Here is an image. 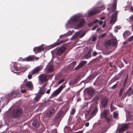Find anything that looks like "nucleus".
<instances>
[{"mask_svg": "<svg viewBox=\"0 0 133 133\" xmlns=\"http://www.w3.org/2000/svg\"><path fill=\"white\" fill-rule=\"evenodd\" d=\"M110 108L111 111H113L116 109V108L112 105V103L111 104Z\"/></svg>", "mask_w": 133, "mask_h": 133, "instance_id": "nucleus-34", "label": "nucleus"}, {"mask_svg": "<svg viewBox=\"0 0 133 133\" xmlns=\"http://www.w3.org/2000/svg\"><path fill=\"white\" fill-rule=\"evenodd\" d=\"M28 77L29 79H30L32 78V75L31 74H29L28 75Z\"/></svg>", "mask_w": 133, "mask_h": 133, "instance_id": "nucleus-54", "label": "nucleus"}, {"mask_svg": "<svg viewBox=\"0 0 133 133\" xmlns=\"http://www.w3.org/2000/svg\"><path fill=\"white\" fill-rule=\"evenodd\" d=\"M124 90V88H122L120 89L119 94V97H121L122 96L123 92Z\"/></svg>", "mask_w": 133, "mask_h": 133, "instance_id": "nucleus-37", "label": "nucleus"}, {"mask_svg": "<svg viewBox=\"0 0 133 133\" xmlns=\"http://www.w3.org/2000/svg\"><path fill=\"white\" fill-rule=\"evenodd\" d=\"M133 40V36L129 37L128 39V41L131 42Z\"/></svg>", "mask_w": 133, "mask_h": 133, "instance_id": "nucleus-44", "label": "nucleus"}, {"mask_svg": "<svg viewBox=\"0 0 133 133\" xmlns=\"http://www.w3.org/2000/svg\"><path fill=\"white\" fill-rule=\"evenodd\" d=\"M131 88H129L128 89V90L124 94V96H123L122 97V99H124V98H125L128 95V96H130L132 94L131 92H130L131 91Z\"/></svg>", "mask_w": 133, "mask_h": 133, "instance_id": "nucleus-18", "label": "nucleus"}, {"mask_svg": "<svg viewBox=\"0 0 133 133\" xmlns=\"http://www.w3.org/2000/svg\"><path fill=\"white\" fill-rule=\"evenodd\" d=\"M117 4V1L116 0H114L112 5V8L111 9V11L112 12H114L116 9Z\"/></svg>", "mask_w": 133, "mask_h": 133, "instance_id": "nucleus-22", "label": "nucleus"}, {"mask_svg": "<svg viewBox=\"0 0 133 133\" xmlns=\"http://www.w3.org/2000/svg\"><path fill=\"white\" fill-rule=\"evenodd\" d=\"M97 54V53L96 52L94 51L93 53V56H96Z\"/></svg>", "mask_w": 133, "mask_h": 133, "instance_id": "nucleus-61", "label": "nucleus"}, {"mask_svg": "<svg viewBox=\"0 0 133 133\" xmlns=\"http://www.w3.org/2000/svg\"><path fill=\"white\" fill-rule=\"evenodd\" d=\"M38 105H39L38 108L40 110L43 109L45 107L43 103H40Z\"/></svg>", "mask_w": 133, "mask_h": 133, "instance_id": "nucleus-29", "label": "nucleus"}, {"mask_svg": "<svg viewBox=\"0 0 133 133\" xmlns=\"http://www.w3.org/2000/svg\"><path fill=\"white\" fill-rule=\"evenodd\" d=\"M41 68L40 66H38L35 68H34L32 70V71L31 73L32 75H34L38 73L41 70Z\"/></svg>", "mask_w": 133, "mask_h": 133, "instance_id": "nucleus-15", "label": "nucleus"}, {"mask_svg": "<svg viewBox=\"0 0 133 133\" xmlns=\"http://www.w3.org/2000/svg\"><path fill=\"white\" fill-rule=\"evenodd\" d=\"M131 33L128 30L125 31L123 34V36L124 38H126L131 34Z\"/></svg>", "mask_w": 133, "mask_h": 133, "instance_id": "nucleus-27", "label": "nucleus"}, {"mask_svg": "<svg viewBox=\"0 0 133 133\" xmlns=\"http://www.w3.org/2000/svg\"><path fill=\"white\" fill-rule=\"evenodd\" d=\"M105 45L107 48L111 45L116 46L117 45V41L116 39H114L111 40H109L108 41L105 42Z\"/></svg>", "mask_w": 133, "mask_h": 133, "instance_id": "nucleus-5", "label": "nucleus"}, {"mask_svg": "<svg viewBox=\"0 0 133 133\" xmlns=\"http://www.w3.org/2000/svg\"><path fill=\"white\" fill-rule=\"evenodd\" d=\"M103 22L102 21H99V23L100 24L102 25L103 24Z\"/></svg>", "mask_w": 133, "mask_h": 133, "instance_id": "nucleus-63", "label": "nucleus"}, {"mask_svg": "<svg viewBox=\"0 0 133 133\" xmlns=\"http://www.w3.org/2000/svg\"><path fill=\"white\" fill-rule=\"evenodd\" d=\"M27 79H25L23 82L25 84L27 89L29 90H31L33 88V84L31 81H27Z\"/></svg>", "mask_w": 133, "mask_h": 133, "instance_id": "nucleus-7", "label": "nucleus"}, {"mask_svg": "<svg viewBox=\"0 0 133 133\" xmlns=\"http://www.w3.org/2000/svg\"><path fill=\"white\" fill-rule=\"evenodd\" d=\"M44 49V48L43 46L41 45L38 47H35L33 49V50L35 54H37L43 50Z\"/></svg>", "mask_w": 133, "mask_h": 133, "instance_id": "nucleus-11", "label": "nucleus"}, {"mask_svg": "<svg viewBox=\"0 0 133 133\" xmlns=\"http://www.w3.org/2000/svg\"><path fill=\"white\" fill-rule=\"evenodd\" d=\"M85 22V21L84 19L81 18L80 17L76 16H74L69 21L70 23L73 25H75L79 23L78 26L79 27L83 26Z\"/></svg>", "mask_w": 133, "mask_h": 133, "instance_id": "nucleus-1", "label": "nucleus"}, {"mask_svg": "<svg viewBox=\"0 0 133 133\" xmlns=\"http://www.w3.org/2000/svg\"><path fill=\"white\" fill-rule=\"evenodd\" d=\"M92 49H90L89 50L87 53L91 55V52L92 51Z\"/></svg>", "mask_w": 133, "mask_h": 133, "instance_id": "nucleus-50", "label": "nucleus"}, {"mask_svg": "<svg viewBox=\"0 0 133 133\" xmlns=\"http://www.w3.org/2000/svg\"><path fill=\"white\" fill-rule=\"evenodd\" d=\"M66 48L64 46L58 49L56 52V54L57 56H60L65 51Z\"/></svg>", "mask_w": 133, "mask_h": 133, "instance_id": "nucleus-10", "label": "nucleus"}, {"mask_svg": "<svg viewBox=\"0 0 133 133\" xmlns=\"http://www.w3.org/2000/svg\"><path fill=\"white\" fill-rule=\"evenodd\" d=\"M98 111L97 107L93 105H91L88 112V114H90L91 116V117H93L96 115Z\"/></svg>", "mask_w": 133, "mask_h": 133, "instance_id": "nucleus-4", "label": "nucleus"}, {"mask_svg": "<svg viewBox=\"0 0 133 133\" xmlns=\"http://www.w3.org/2000/svg\"><path fill=\"white\" fill-rule=\"evenodd\" d=\"M83 132V131H79L76 132H75V133H82Z\"/></svg>", "mask_w": 133, "mask_h": 133, "instance_id": "nucleus-64", "label": "nucleus"}, {"mask_svg": "<svg viewBox=\"0 0 133 133\" xmlns=\"http://www.w3.org/2000/svg\"><path fill=\"white\" fill-rule=\"evenodd\" d=\"M48 71L49 72H52L54 70V67L52 65H49L48 68Z\"/></svg>", "mask_w": 133, "mask_h": 133, "instance_id": "nucleus-31", "label": "nucleus"}, {"mask_svg": "<svg viewBox=\"0 0 133 133\" xmlns=\"http://www.w3.org/2000/svg\"><path fill=\"white\" fill-rule=\"evenodd\" d=\"M75 112V109H72L70 111V114L71 115H72L74 114Z\"/></svg>", "mask_w": 133, "mask_h": 133, "instance_id": "nucleus-41", "label": "nucleus"}, {"mask_svg": "<svg viewBox=\"0 0 133 133\" xmlns=\"http://www.w3.org/2000/svg\"><path fill=\"white\" fill-rule=\"evenodd\" d=\"M85 126L86 127H88L89 125V123L88 122H87L85 124Z\"/></svg>", "mask_w": 133, "mask_h": 133, "instance_id": "nucleus-59", "label": "nucleus"}, {"mask_svg": "<svg viewBox=\"0 0 133 133\" xmlns=\"http://www.w3.org/2000/svg\"><path fill=\"white\" fill-rule=\"evenodd\" d=\"M110 112L109 110L105 109L101 113V116L102 118L106 117L110 115Z\"/></svg>", "mask_w": 133, "mask_h": 133, "instance_id": "nucleus-12", "label": "nucleus"}, {"mask_svg": "<svg viewBox=\"0 0 133 133\" xmlns=\"http://www.w3.org/2000/svg\"><path fill=\"white\" fill-rule=\"evenodd\" d=\"M55 112V110L53 109H50L48 111L45 116L46 118L52 116Z\"/></svg>", "mask_w": 133, "mask_h": 133, "instance_id": "nucleus-19", "label": "nucleus"}, {"mask_svg": "<svg viewBox=\"0 0 133 133\" xmlns=\"http://www.w3.org/2000/svg\"><path fill=\"white\" fill-rule=\"evenodd\" d=\"M104 118H105V120L107 123H109L110 121V118L109 117H105Z\"/></svg>", "mask_w": 133, "mask_h": 133, "instance_id": "nucleus-38", "label": "nucleus"}, {"mask_svg": "<svg viewBox=\"0 0 133 133\" xmlns=\"http://www.w3.org/2000/svg\"><path fill=\"white\" fill-rule=\"evenodd\" d=\"M20 59L21 61H26V58H22L21 57L20 58Z\"/></svg>", "mask_w": 133, "mask_h": 133, "instance_id": "nucleus-49", "label": "nucleus"}, {"mask_svg": "<svg viewBox=\"0 0 133 133\" xmlns=\"http://www.w3.org/2000/svg\"><path fill=\"white\" fill-rule=\"evenodd\" d=\"M63 88V86L62 85L60 86L58 88L53 92L51 95V96L55 97L57 96Z\"/></svg>", "mask_w": 133, "mask_h": 133, "instance_id": "nucleus-8", "label": "nucleus"}, {"mask_svg": "<svg viewBox=\"0 0 133 133\" xmlns=\"http://www.w3.org/2000/svg\"><path fill=\"white\" fill-rule=\"evenodd\" d=\"M25 84H24V83L22 84L21 85V91L22 93H24L26 92V91L25 88Z\"/></svg>", "mask_w": 133, "mask_h": 133, "instance_id": "nucleus-25", "label": "nucleus"}, {"mask_svg": "<svg viewBox=\"0 0 133 133\" xmlns=\"http://www.w3.org/2000/svg\"><path fill=\"white\" fill-rule=\"evenodd\" d=\"M98 27V26L97 25H96L94 26L92 29V30H94L97 27Z\"/></svg>", "mask_w": 133, "mask_h": 133, "instance_id": "nucleus-55", "label": "nucleus"}, {"mask_svg": "<svg viewBox=\"0 0 133 133\" xmlns=\"http://www.w3.org/2000/svg\"><path fill=\"white\" fill-rule=\"evenodd\" d=\"M39 57H36L35 55H33V61H34V59H35L36 61H38L39 59Z\"/></svg>", "mask_w": 133, "mask_h": 133, "instance_id": "nucleus-42", "label": "nucleus"}, {"mask_svg": "<svg viewBox=\"0 0 133 133\" xmlns=\"http://www.w3.org/2000/svg\"><path fill=\"white\" fill-rule=\"evenodd\" d=\"M109 65H110V66L111 67H115V66L114 65H113L112 64L111 62L110 63Z\"/></svg>", "mask_w": 133, "mask_h": 133, "instance_id": "nucleus-57", "label": "nucleus"}, {"mask_svg": "<svg viewBox=\"0 0 133 133\" xmlns=\"http://www.w3.org/2000/svg\"><path fill=\"white\" fill-rule=\"evenodd\" d=\"M107 130V127L106 126L104 127L102 129L101 133H105Z\"/></svg>", "mask_w": 133, "mask_h": 133, "instance_id": "nucleus-32", "label": "nucleus"}, {"mask_svg": "<svg viewBox=\"0 0 133 133\" xmlns=\"http://www.w3.org/2000/svg\"><path fill=\"white\" fill-rule=\"evenodd\" d=\"M106 23H105L104 22V24H103V25L102 26V27L103 28H104L106 26Z\"/></svg>", "mask_w": 133, "mask_h": 133, "instance_id": "nucleus-62", "label": "nucleus"}, {"mask_svg": "<svg viewBox=\"0 0 133 133\" xmlns=\"http://www.w3.org/2000/svg\"><path fill=\"white\" fill-rule=\"evenodd\" d=\"M118 115V114L117 112H114L113 113V116L114 118H116Z\"/></svg>", "mask_w": 133, "mask_h": 133, "instance_id": "nucleus-43", "label": "nucleus"}, {"mask_svg": "<svg viewBox=\"0 0 133 133\" xmlns=\"http://www.w3.org/2000/svg\"><path fill=\"white\" fill-rule=\"evenodd\" d=\"M96 40V38L95 37H92V41L94 42Z\"/></svg>", "mask_w": 133, "mask_h": 133, "instance_id": "nucleus-58", "label": "nucleus"}, {"mask_svg": "<svg viewBox=\"0 0 133 133\" xmlns=\"http://www.w3.org/2000/svg\"><path fill=\"white\" fill-rule=\"evenodd\" d=\"M22 113V109L20 107H17L12 111V117L14 118H19L21 117Z\"/></svg>", "mask_w": 133, "mask_h": 133, "instance_id": "nucleus-3", "label": "nucleus"}, {"mask_svg": "<svg viewBox=\"0 0 133 133\" xmlns=\"http://www.w3.org/2000/svg\"><path fill=\"white\" fill-rule=\"evenodd\" d=\"M130 21L133 22V15L131 16L129 18Z\"/></svg>", "mask_w": 133, "mask_h": 133, "instance_id": "nucleus-48", "label": "nucleus"}, {"mask_svg": "<svg viewBox=\"0 0 133 133\" xmlns=\"http://www.w3.org/2000/svg\"><path fill=\"white\" fill-rule=\"evenodd\" d=\"M128 127L129 126L127 124H124L119 129V132L120 133H122L127 129Z\"/></svg>", "mask_w": 133, "mask_h": 133, "instance_id": "nucleus-14", "label": "nucleus"}, {"mask_svg": "<svg viewBox=\"0 0 133 133\" xmlns=\"http://www.w3.org/2000/svg\"><path fill=\"white\" fill-rule=\"evenodd\" d=\"M51 89L50 88V89L47 90L46 92V93L47 94H49L50 91Z\"/></svg>", "mask_w": 133, "mask_h": 133, "instance_id": "nucleus-60", "label": "nucleus"}, {"mask_svg": "<svg viewBox=\"0 0 133 133\" xmlns=\"http://www.w3.org/2000/svg\"><path fill=\"white\" fill-rule=\"evenodd\" d=\"M102 96H103L100 94L98 97L96 96L94 99L95 101L96 102H97L99 99L101 100V98L102 97Z\"/></svg>", "mask_w": 133, "mask_h": 133, "instance_id": "nucleus-30", "label": "nucleus"}, {"mask_svg": "<svg viewBox=\"0 0 133 133\" xmlns=\"http://www.w3.org/2000/svg\"><path fill=\"white\" fill-rule=\"evenodd\" d=\"M105 8L104 6L92 8L89 10L88 11V16L90 17L97 13H100L102 11L104 10Z\"/></svg>", "mask_w": 133, "mask_h": 133, "instance_id": "nucleus-2", "label": "nucleus"}, {"mask_svg": "<svg viewBox=\"0 0 133 133\" xmlns=\"http://www.w3.org/2000/svg\"><path fill=\"white\" fill-rule=\"evenodd\" d=\"M100 101L102 107L103 108H106L108 104V98L105 96H103Z\"/></svg>", "mask_w": 133, "mask_h": 133, "instance_id": "nucleus-6", "label": "nucleus"}, {"mask_svg": "<svg viewBox=\"0 0 133 133\" xmlns=\"http://www.w3.org/2000/svg\"><path fill=\"white\" fill-rule=\"evenodd\" d=\"M46 89L45 88H42L40 90V94H41V95H43L45 92Z\"/></svg>", "mask_w": 133, "mask_h": 133, "instance_id": "nucleus-36", "label": "nucleus"}, {"mask_svg": "<svg viewBox=\"0 0 133 133\" xmlns=\"http://www.w3.org/2000/svg\"><path fill=\"white\" fill-rule=\"evenodd\" d=\"M95 91L92 89H89L87 90V93L91 96H92L95 93Z\"/></svg>", "mask_w": 133, "mask_h": 133, "instance_id": "nucleus-23", "label": "nucleus"}, {"mask_svg": "<svg viewBox=\"0 0 133 133\" xmlns=\"http://www.w3.org/2000/svg\"><path fill=\"white\" fill-rule=\"evenodd\" d=\"M106 34H105V33L104 34H103L101 35L100 36V37H101L102 38H104L106 36Z\"/></svg>", "mask_w": 133, "mask_h": 133, "instance_id": "nucleus-47", "label": "nucleus"}, {"mask_svg": "<svg viewBox=\"0 0 133 133\" xmlns=\"http://www.w3.org/2000/svg\"><path fill=\"white\" fill-rule=\"evenodd\" d=\"M76 63V62L75 61H74L71 63L69 64V66L71 68H73L74 67Z\"/></svg>", "mask_w": 133, "mask_h": 133, "instance_id": "nucleus-33", "label": "nucleus"}, {"mask_svg": "<svg viewBox=\"0 0 133 133\" xmlns=\"http://www.w3.org/2000/svg\"><path fill=\"white\" fill-rule=\"evenodd\" d=\"M26 62L33 61V55H30L26 58Z\"/></svg>", "mask_w": 133, "mask_h": 133, "instance_id": "nucleus-28", "label": "nucleus"}, {"mask_svg": "<svg viewBox=\"0 0 133 133\" xmlns=\"http://www.w3.org/2000/svg\"><path fill=\"white\" fill-rule=\"evenodd\" d=\"M64 81V79H62L59 81L58 83L59 84H60L63 82Z\"/></svg>", "mask_w": 133, "mask_h": 133, "instance_id": "nucleus-56", "label": "nucleus"}, {"mask_svg": "<svg viewBox=\"0 0 133 133\" xmlns=\"http://www.w3.org/2000/svg\"><path fill=\"white\" fill-rule=\"evenodd\" d=\"M98 21V20L97 19H95L92 22V23H97Z\"/></svg>", "mask_w": 133, "mask_h": 133, "instance_id": "nucleus-53", "label": "nucleus"}, {"mask_svg": "<svg viewBox=\"0 0 133 133\" xmlns=\"http://www.w3.org/2000/svg\"><path fill=\"white\" fill-rule=\"evenodd\" d=\"M39 79L42 83L44 82L47 81L46 76L44 74H41L39 76Z\"/></svg>", "mask_w": 133, "mask_h": 133, "instance_id": "nucleus-13", "label": "nucleus"}, {"mask_svg": "<svg viewBox=\"0 0 133 133\" xmlns=\"http://www.w3.org/2000/svg\"><path fill=\"white\" fill-rule=\"evenodd\" d=\"M61 113H59L56 115V116L57 117L59 118L61 117Z\"/></svg>", "mask_w": 133, "mask_h": 133, "instance_id": "nucleus-46", "label": "nucleus"}, {"mask_svg": "<svg viewBox=\"0 0 133 133\" xmlns=\"http://www.w3.org/2000/svg\"><path fill=\"white\" fill-rule=\"evenodd\" d=\"M41 97V95L38 94L36 96L33 100L34 102L35 103L38 101Z\"/></svg>", "mask_w": 133, "mask_h": 133, "instance_id": "nucleus-26", "label": "nucleus"}, {"mask_svg": "<svg viewBox=\"0 0 133 133\" xmlns=\"http://www.w3.org/2000/svg\"><path fill=\"white\" fill-rule=\"evenodd\" d=\"M59 118L56 116H55L54 118L53 119L54 121L55 122L57 121L58 119Z\"/></svg>", "mask_w": 133, "mask_h": 133, "instance_id": "nucleus-45", "label": "nucleus"}, {"mask_svg": "<svg viewBox=\"0 0 133 133\" xmlns=\"http://www.w3.org/2000/svg\"><path fill=\"white\" fill-rule=\"evenodd\" d=\"M85 32H84L82 33L80 35V37L81 38L83 37L85 34Z\"/></svg>", "mask_w": 133, "mask_h": 133, "instance_id": "nucleus-51", "label": "nucleus"}, {"mask_svg": "<svg viewBox=\"0 0 133 133\" xmlns=\"http://www.w3.org/2000/svg\"><path fill=\"white\" fill-rule=\"evenodd\" d=\"M17 93L18 91H17L15 90L11 92V93L9 94H8L9 100H11L13 97L14 95H15V96H16Z\"/></svg>", "mask_w": 133, "mask_h": 133, "instance_id": "nucleus-16", "label": "nucleus"}, {"mask_svg": "<svg viewBox=\"0 0 133 133\" xmlns=\"http://www.w3.org/2000/svg\"><path fill=\"white\" fill-rule=\"evenodd\" d=\"M32 124L35 128H37L39 127V123L37 119L34 120L32 122Z\"/></svg>", "mask_w": 133, "mask_h": 133, "instance_id": "nucleus-17", "label": "nucleus"}, {"mask_svg": "<svg viewBox=\"0 0 133 133\" xmlns=\"http://www.w3.org/2000/svg\"><path fill=\"white\" fill-rule=\"evenodd\" d=\"M64 41L61 40L59 42H55L54 43H53L50 46L51 48L54 47H55L63 43L64 42Z\"/></svg>", "mask_w": 133, "mask_h": 133, "instance_id": "nucleus-24", "label": "nucleus"}, {"mask_svg": "<svg viewBox=\"0 0 133 133\" xmlns=\"http://www.w3.org/2000/svg\"><path fill=\"white\" fill-rule=\"evenodd\" d=\"M91 57V55L88 54L87 53L84 56L85 58L86 59H88L90 57Z\"/></svg>", "mask_w": 133, "mask_h": 133, "instance_id": "nucleus-40", "label": "nucleus"}, {"mask_svg": "<svg viewBox=\"0 0 133 133\" xmlns=\"http://www.w3.org/2000/svg\"><path fill=\"white\" fill-rule=\"evenodd\" d=\"M14 67L15 70L16 71H18L19 70V68L17 67V64L16 63H14Z\"/></svg>", "mask_w": 133, "mask_h": 133, "instance_id": "nucleus-35", "label": "nucleus"}, {"mask_svg": "<svg viewBox=\"0 0 133 133\" xmlns=\"http://www.w3.org/2000/svg\"><path fill=\"white\" fill-rule=\"evenodd\" d=\"M117 84H115L113 86H112L111 87L112 89H115L117 87Z\"/></svg>", "mask_w": 133, "mask_h": 133, "instance_id": "nucleus-52", "label": "nucleus"}, {"mask_svg": "<svg viewBox=\"0 0 133 133\" xmlns=\"http://www.w3.org/2000/svg\"><path fill=\"white\" fill-rule=\"evenodd\" d=\"M50 100H49L46 101H45L43 103L45 106L48 105L49 104Z\"/></svg>", "mask_w": 133, "mask_h": 133, "instance_id": "nucleus-39", "label": "nucleus"}, {"mask_svg": "<svg viewBox=\"0 0 133 133\" xmlns=\"http://www.w3.org/2000/svg\"><path fill=\"white\" fill-rule=\"evenodd\" d=\"M118 11H116L112 15V16L110 21V23L113 24L116 22L117 20Z\"/></svg>", "mask_w": 133, "mask_h": 133, "instance_id": "nucleus-9", "label": "nucleus"}, {"mask_svg": "<svg viewBox=\"0 0 133 133\" xmlns=\"http://www.w3.org/2000/svg\"><path fill=\"white\" fill-rule=\"evenodd\" d=\"M87 63V61H81L79 64L75 68L76 70H78L80 68L82 67L85 64Z\"/></svg>", "mask_w": 133, "mask_h": 133, "instance_id": "nucleus-20", "label": "nucleus"}, {"mask_svg": "<svg viewBox=\"0 0 133 133\" xmlns=\"http://www.w3.org/2000/svg\"><path fill=\"white\" fill-rule=\"evenodd\" d=\"M126 117L128 120H131L132 119V116L130 111H127V112Z\"/></svg>", "mask_w": 133, "mask_h": 133, "instance_id": "nucleus-21", "label": "nucleus"}]
</instances>
